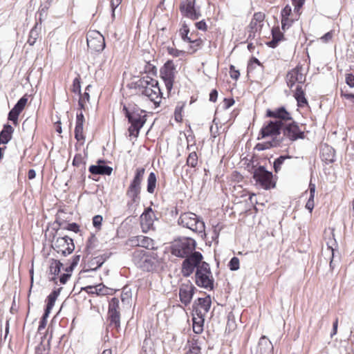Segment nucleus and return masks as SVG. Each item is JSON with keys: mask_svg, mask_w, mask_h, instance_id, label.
I'll return each instance as SVG.
<instances>
[{"mask_svg": "<svg viewBox=\"0 0 354 354\" xmlns=\"http://www.w3.org/2000/svg\"><path fill=\"white\" fill-rule=\"evenodd\" d=\"M110 326H114L118 329L120 326V313H108Z\"/></svg>", "mask_w": 354, "mask_h": 354, "instance_id": "nucleus-29", "label": "nucleus"}, {"mask_svg": "<svg viewBox=\"0 0 354 354\" xmlns=\"http://www.w3.org/2000/svg\"><path fill=\"white\" fill-rule=\"evenodd\" d=\"M183 108V105H181V106L178 105L176 107L174 113H175V118H176V120H178L179 118L181 119L180 113H181Z\"/></svg>", "mask_w": 354, "mask_h": 354, "instance_id": "nucleus-59", "label": "nucleus"}, {"mask_svg": "<svg viewBox=\"0 0 354 354\" xmlns=\"http://www.w3.org/2000/svg\"><path fill=\"white\" fill-rule=\"evenodd\" d=\"M187 165L195 167L198 164V156L195 151L191 152L187 158Z\"/></svg>", "mask_w": 354, "mask_h": 354, "instance_id": "nucleus-39", "label": "nucleus"}, {"mask_svg": "<svg viewBox=\"0 0 354 354\" xmlns=\"http://www.w3.org/2000/svg\"><path fill=\"white\" fill-rule=\"evenodd\" d=\"M254 64L260 66L261 63L258 59H257L255 57H252V59L250 60V62L248 64V71H250V70H252L254 68Z\"/></svg>", "mask_w": 354, "mask_h": 354, "instance_id": "nucleus-55", "label": "nucleus"}, {"mask_svg": "<svg viewBox=\"0 0 354 354\" xmlns=\"http://www.w3.org/2000/svg\"><path fill=\"white\" fill-rule=\"evenodd\" d=\"M266 117L272 120L268 122L261 129L262 138L272 137L270 141L262 145L259 144V149L263 150L269 147L287 146L288 140L294 142L298 139L304 138V131L298 124L293 120L291 114L285 107L281 106L273 110L268 109Z\"/></svg>", "mask_w": 354, "mask_h": 354, "instance_id": "nucleus-1", "label": "nucleus"}, {"mask_svg": "<svg viewBox=\"0 0 354 354\" xmlns=\"http://www.w3.org/2000/svg\"><path fill=\"white\" fill-rule=\"evenodd\" d=\"M49 349V341L46 344L41 341L35 348V354H48Z\"/></svg>", "mask_w": 354, "mask_h": 354, "instance_id": "nucleus-34", "label": "nucleus"}, {"mask_svg": "<svg viewBox=\"0 0 354 354\" xmlns=\"http://www.w3.org/2000/svg\"><path fill=\"white\" fill-rule=\"evenodd\" d=\"M192 322H193V330L196 334H200L203 330V325L205 322V317L193 315L192 314Z\"/></svg>", "mask_w": 354, "mask_h": 354, "instance_id": "nucleus-24", "label": "nucleus"}, {"mask_svg": "<svg viewBox=\"0 0 354 354\" xmlns=\"http://www.w3.org/2000/svg\"><path fill=\"white\" fill-rule=\"evenodd\" d=\"M50 6V2H46V4L41 5L39 9V15L40 17L43 16L44 13L46 12L47 10L48 9V7ZM39 20H41V18H39Z\"/></svg>", "mask_w": 354, "mask_h": 354, "instance_id": "nucleus-56", "label": "nucleus"}, {"mask_svg": "<svg viewBox=\"0 0 354 354\" xmlns=\"http://www.w3.org/2000/svg\"><path fill=\"white\" fill-rule=\"evenodd\" d=\"M230 77L234 80H238L240 76V73L239 70H236L235 66L233 65H230Z\"/></svg>", "mask_w": 354, "mask_h": 354, "instance_id": "nucleus-47", "label": "nucleus"}, {"mask_svg": "<svg viewBox=\"0 0 354 354\" xmlns=\"http://www.w3.org/2000/svg\"><path fill=\"white\" fill-rule=\"evenodd\" d=\"M293 21L290 19L289 18L281 19V28L283 30L289 28L292 24Z\"/></svg>", "mask_w": 354, "mask_h": 354, "instance_id": "nucleus-49", "label": "nucleus"}, {"mask_svg": "<svg viewBox=\"0 0 354 354\" xmlns=\"http://www.w3.org/2000/svg\"><path fill=\"white\" fill-rule=\"evenodd\" d=\"M272 38H277L278 41H281L283 37V33H281L279 30H272Z\"/></svg>", "mask_w": 354, "mask_h": 354, "instance_id": "nucleus-54", "label": "nucleus"}, {"mask_svg": "<svg viewBox=\"0 0 354 354\" xmlns=\"http://www.w3.org/2000/svg\"><path fill=\"white\" fill-rule=\"evenodd\" d=\"M53 248L57 253H61L63 256H66L73 252L75 245L71 238L65 236L64 237H58L53 242Z\"/></svg>", "mask_w": 354, "mask_h": 354, "instance_id": "nucleus-12", "label": "nucleus"}, {"mask_svg": "<svg viewBox=\"0 0 354 354\" xmlns=\"http://www.w3.org/2000/svg\"><path fill=\"white\" fill-rule=\"evenodd\" d=\"M136 85V88L142 95L147 96L156 106L159 105L162 99V93L156 80L145 76L139 80Z\"/></svg>", "mask_w": 354, "mask_h": 354, "instance_id": "nucleus-4", "label": "nucleus"}, {"mask_svg": "<svg viewBox=\"0 0 354 354\" xmlns=\"http://www.w3.org/2000/svg\"><path fill=\"white\" fill-rule=\"evenodd\" d=\"M20 111L15 109L14 107L8 113V120L12 121L15 124L17 123Z\"/></svg>", "mask_w": 354, "mask_h": 354, "instance_id": "nucleus-41", "label": "nucleus"}, {"mask_svg": "<svg viewBox=\"0 0 354 354\" xmlns=\"http://www.w3.org/2000/svg\"><path fill=\"white\" fill-rule=\"evenodd\" d=\"M63 264L58 260H52L50 266V273L54 276L57 275L61 270Z\"/></svg>", "mask_w": 354, "mask_h": 354, "instance_id": "nucleus-33", "label": "nucleus"}, {"mask_svg": "<svg viewBox=\"0 0 354 354\" xmlns=\"http://www.w3.org/2000/svg\"><path fill=\"white\" fill-rule=\"evenodd\" d=\"M214 281L209 263L203 262L195 272L196 284L199 287L212 290L214 289Z\"/></svg>", "mask_w": 354, "mask_h": 354, "instance_id": "nucleus-6", "label": "nucleus"}, {"mask_svg": "<svg viewBox=\"0 0 354 354\" xmlns=\"http://www.w3.org/2000/svg\"><path fill=\"white\" fill-rule=\"evenodd\" d=\"M84 123V116L81 111L77 113L76 124L75 128V138L77 141H84V136L83 134V126Z\"/></svg>", "mask_w": 354, "mask_h": 354, "instance_id": "nucleus-19", "label": "nucleus"}, {"mask_svg": "<svg viewBox=\"0 0 354 354\" xmlns=\"http://www.w3.org/2000/svg\"><path fill=\"white\" fill-rule=\"evenodd\" d=\"M292 12L291 7L289 5H286L281 10V19L289 18Z\"/></svg>", "mask_w": 354, "mask_h": 354, "instance_id": "nucleus-48", "label": "nucleus"}, {"mask_svg": "<svg viewBox=\"0 0 354 354\" xmlns=\"http://www.w3.org/2000/svg\"><path fill=\"white\" fill-rule=\"evenodd\" d=\"M195 25L196 28L198 30L205 31L207 29V26L204 20H201L198 22H196Z\"/></svg>", "mask_w": 354, "mask_h": 354, "instance_id": "nucleus-52", "label": "nucleus"}, {"mask_svg": "<svg viewBox=\"0 0 354 354\" xmlns=\"http://www.w3.org/2000/svg\"><path fill=\"white\" fill-rule=\"evenodd\" d=\"M119 304H120V301L118 298H116V297L112 298L109 304L108 313H120Z\"/></svg>", "mask_w": 354, "mask_h": 354, "instance_id": "nucleus-37", "label": "nucleus"}, {"mask_svg": "<svg viewBox=\"0 0 354 354\" xmlns=\"http://www.w3.org/2000/svg\"><path fill=\"white\" fill-rule=\"evenodd\" d=\"M218 97V92L216 89H213L209 94V101L215 102Z\"/></svg>", "mask_w": 354, "mask_h": 354, "instance_id": "nucleus-62", "label": "nucleus"}, {"mask_svg": "<svg viewBox=\"0 0 354 354\" xmlns=\"http://www.w3.org/2000/svg\"><path fill=\"white\" fill-rule=\"evenodd\" d=\"M132 261L134 265L145 272H153L161 266L162 259L156 252H147L142 249H136L132 253Z\"/></svg>", "mask_w": 354, "mask_h": 354, "instance_id": "nucleus-2", "label": "nucleus"}, {"mask_svg": "<svg viewBox=\"0 0 354 354\" xmlns=\"http://www.w3.org/2000/svg\"><path fill=\"white\" fill-rule=\"evenodd\" d=\"M291 158V156H280L279 158H277L274 163H273V167L275 172H278L281 167V165L283 164L284 161L286 159Z\"/></svg>", "mask_w": 354, "mask_h": 354, "instance_id": "nucleus-36", "label": "nucleus"}, {"mask_svg": "<svg viewBox=\"0 0 354 354\" xmlns=\"http://www.w3.org/2000/svg\"><path fill=\"white\" fill-rule=\"evenodd\" d=\"M72 91L75 93L80 94L81 84L80 77H77L73 80Z\"/></svg>", "mask_w": 354, "mask_h": 354, "instance_id": "nucleus-42", "label": "nucleus"}, {"mask_svg": "<svg viewBox=\"0 0 354 354\" xmlns=\"http://www.w3.org/2000/svg\"><path fill=\"white\" fill-rule=\"evenodd\" d=\"M322 160L326 164L332 163L335 160V152L333 148L328 145H324L321 149Z\"/></svg>", "mask_w": 354, "mask_h": 354, "instance_id": "nucleus-21", "label": "nucleus"}, {"mask_svg": "<svg viewBox=\"0 0 354 354\" xmlns=\"http://www.w3.org/2000/svg\"><path fill=\"white\" fill-rule=\"evenodd\" d=\"M265 19V15L263 12H256L254 14L250 27L252 31L256 32L260 30L262 26V22Z\"/></svg>", "mask_w": 354, "mask_h": 354, "instance_id": "nucleus-22", "label": "nucleus"}, {"mask_svg": "<svg viewBox=\"0 0 354 354\" xmlns=\"http://www.w3.org/2000/svg\"><path fill=\"white\" fill-rule=\"evenodd\" d=\"M87 45L97 52L102 51L105 48L104 38L99 32H93L87 37Z\"/></svg>", "mask_w": 354, "mask_h": 354, "instance_id": "nucleus-15", "label": "nucleus"}, {"mask_svg": "<svg viewBox=\"0 0 354 354\" xmlns=\"http://www.w3.org/2000/svg\"><path fill=\"white\" fill-rule=\"evenodd\" d=\"M333 38V33L332 32H326L324 36H322L321 37V39L324 41V42H328V41H330L331 39Z\"/></svg>", "mask_w": 354, "mask_h": 354, "instance_id": "nucleus-64", "label": "nucleus"}, {"mask_svg": "<svg viewBox=\"0 0 354 354\" xmlns=\"http://www.w3.org/2000/svg\"><path fill=\"white\" fill-rule=\"evenodd\" d=\"M102 222V216L100 215H96L93 218V226L96 228H99Z\"/></svg>", "mask_w": 354, "mask_h": 354, "instance_id": "nucleus-50", "label": "nucleus"}, {"mask_svg": "<svg viewBox=\"0 0 354 354\" xmlns=\"http://www.w3.org/2000/svg\"><path fill=\"white\" fill-rule=\"evenodd\" d=\"M179 225L183 227L189 229L196 233H203L205 232V223L196 214L185 212L180 215L178 220Z\"/></svg>", "mask_w": 354, "mask_h": 354, "instance_id": "nucleus-7", "label": "nucleus"}, {"mask_svg": "<svg viewBox=\"0 0 354 354\" xmlns=\"http://www.w3.org/2000/svg\"><path fill=\"white\" fill-rule=\"evenodd\" d=\"M196 288L192 283L183 284L179 290L180 301L187 306L192 301Z\"/></svg>", "mask_w": 354, "mask_h": 354, "instance_id": "nucleus-17", "label": "nucleus"}, {"mask_svg": "<svg viewBox=\"0 0 354 354\" xmlns=\"http://www.w3.org/2000/svg\"><path fill=\"white\" fill-rule=\"evenodd\" d=\"M167 53L173 57H178L185 54V51L178 50L171 46L167 47Z\"/></svg>", "mask_w": 354, "mask_h": 354, "instance_id": "nucleus-40", "label": "nucleus"}, {"mask_svg": "<svg viewBox=\"0 0 354 354\" xmlns=\"http://www.w3.org/2000/svg\"><path fill=\"white\" fill-rule=\"evenodd\" d=\"M184 261L181 265V273L185 277H190L195 269L197 270L198 267L202 264L203 254L200 252H194V253L184 257Z\"/></svg>", "mask_w": 354, "mask_h": 354, "instance_id": "nucleus-9", "label": "nucleus"}, {"mask_svg": "<svg viewBox=\"0 0 354 354\" xmlns=\"http://www.w3.org/2000/svg\"><path fill=\"white\" fill-rule=\"evenodd\" d=\"M315 185L310 183L309 184V191H310V197L306 204V208L311 212L314 208V198L315 194Z\"/></svg>", "mask_w": 354, "mask_h": 354, "instance_id": "nucleus-27", "label": "nucleus"}, {"mask_svg": "<svg viewBox=\"0 0 354 354\" xmlns=\"http://www.w3.org/2000/svg\"><path fill=\"white\" fill-rule=\"evenodd\" d=\"M71 273H64L60 276L59 281L62 284H65L71 277Z\"/></svg>", "mask_w": 354, "mask_h": 354, "instance_id": "nucleus-60", "label": "nucleus"}, {"mask_svg": "<svg viewBox=\"0 0 354 354\" xmlns=\"http://www.w3.org/2000/svg\"><path fill=\"white\" fill-rule=\"evenodd\" d=\"M28 99L26 97H22L19 99V100L17 102V104L15 105L14 108L19 111L21 112L23 109H24L26 103H27Z\"/></svg>", "mask_w": 354, "mask_h": 354, "instance_id": "nucleus-43", "label": "nucleus"}, {"mask_svg": "<svg viewBox=\"0 0 354 354\" xmlns=\"http://www.w3.org/2000/svg\"><path fill=\"white\" fill-rule=\"evenodd\" d=\"M40 30H41V28L38 27L37 23L30 30V33H29L28 39L27 41L30 46H33L35 44L37 38L39 36Z\"/></svg>", "mask_w": 354, "mask_h": 354, "instance_id": "nucleus-26", "label": "nucleus"}, {"mask_svg": "<svg viewBox=\"0 0 354 354\" xmlns=\"http://www.w3.org/2000/svg\"><path fill=\"white\" fill-rule=\"evenodd\" d=\"M155 214L151 207L145 209L140 216V224L143 232H147L153 227Z\"/></svg>", "mask_w": 354, "mask_h": 354, "instance_id": "nucleus-16", "label": "nucleus"}, {"mask_svg": "<svg viewBox=\"0 0 354 354\" xmlns=\"http://www.w3.org/2000/svg\"><path fill=\"white\" fill-rule=\"evenodd\" d=\"M188 42L189 43V46L188 48L189 53H194L199 48H201L203 41L201 39H192L191 38V41H188Z\"/></svg>", "mask_w": 354, "mask_h": 354, "instance_id": "nucleus-32", "label": "nucleus"}, {"mask_svg": "<svg viewBox=\"0 0 354 354\" xmlns=\"http://www.w3.org/2000/svg\"><path fill=\"white\" fill-rule=\"evenodd\" d=\"M88 171L92 174H98V175H111L113 171V168L105 165L104 161L102 160H99L97 161V165L90 166Z\"/></svg>", "mask_w": 354, "mask_h": 354, "instance_id": "nucleus-18", "label": "nucleus"}, {"mask_svg": "<svg viewBox=\"0 0 354 354\" xmlns=\"http://www.w3.org/2000/svg\"><path fill=\"white\" fill-rule=\"evenodd\" d=\"M145 172V168H137L135 176L127 189L126 195L129 198L127 205L131 212H134L140 203L141 183L143 180Z\"/></svg>", "mask_w": 354, "mask_h": 354, "instance_id": "nucleus-3", "label": "nucleus"}, {"mask_svg": "<svg viewBox=\"0 0 354 354\" xmlns=\"http://www.w3.org/2000/svg\"><path fill=\"white\" fill-rule=\"evenodd\" d=\"M64 228L68 230L73 231L74 232H77L79 231L80 227L77 223H68Z\"/></svg>", "mask_w": 354, "mask_h": 354, "instance_id": "nucleus-51", "label": "nucleus"}, {"mask_svg": "<svg viewBox=\"0 0 354 354\" xmlns=\"http://www.w3.org/2000/svg\"><path fill=\"white\" fill-rule=\"evenodd\" d=\"M13 131L14 129L10 124H5L0 132V144H7L11 140Z\"/></svg>", "mask_w": 354, "mask_h": 354, "instance_id": "nucleus-23", "label": "nucleus"}, {"mask_svg": "<svg viewBox=\"0 0 354 354\" xmlns=\"http://www.w3.org/2000/svg\"><path fill=\"white\" fill-rule=\"evenodd\" d=\"M196 243L191 238H180L175 240L171 245V252L174 256L184 258L194 253Z\"/></svg>", "mask_w": 354, "mask_h": 354, "instance_id": "nucleus-5", "label": "nucleus"}, {"mask_svg": "<svg viewBox=\"0 0 354 354\" xmlns=\"http://www.w3.org/2000/svg\"><path fill=\"white\" fill-rule=\"evenodd\" d=\"M189 32V27L187 24H183L181 28L179 30V34L182 38V39L185 41H191V37L188 36V34Z\"/></svg>", "mask_w": 354, "mask_h": 354, "instance_id": "nucleus-38", "label": "nucleus"}, {"mask_svg": "<svg viewBox=\"0 0 354 354\" xmlns=\"http://www.w3.org/2000/svg\"><path fill=\"white\" fill-rule=\"evenodd\" d=\"M82 163V157L80 154L76 155L73 160V165L80 166Z\"/></svg>", "mask_w": 354, "mask_h": 354, "instance_id": "nucleus-57", "label": "nucleus"}, {"mask_svg": "<svg viewBox=\"0 0 354 354\" xmlns=\"http://www.w3.org/2000/svg\"><path fill=\"white\" fill-rule=\"evenodd\" d=\"M156 185V176L153 172H151L147 179V192L150 194L154 192Z\"/></svg>", "mask_w": 354, "mask_h": 354, "instance_id": "nucleus-31", "label": "nucleus"}, {"mask_svg": "<svg viewBox=\"0 0 354 354\" xmlns=\"http://www.w3.org/2000/svg\"><path fill=\"white\" fill-rule=\"evenodd\" d=\"M122 111L124 113L125 116L128 118L133 111V106L127 107L126 105H124L122 107Z\"/></svg>", "mask_w": 354, "mask_h": 354, "instance_id": "nucleus-63", "label": "nucleus"}, {"mask_svg": "<svg viewBox=\"0 0 354 354\" xmlns=\"http://www.w3.org/2000/svg\"><path fill=\"white\" fill-rule=\"evenodd\" d=\"M80 259V255H75L73 257L71 263V270H73L74 268L78 264Z\"/></svg>", "mask_w": 354, "mask_h": 354, "instance_id": "nucleus-58", "label": "nucleus"}, {"mask_svg": "<svg viewBox=\"0 0 354 354\" xmlns=\"http://www.w3.org/2000/svg\"><path fill=\"white\" fill-rule=\"evenodd\" d=\"M187 347L188 350L186 354H199L201 353V348L197 340L192 339L191 342H188Z\"/></svg>", "mask_w": 354, "mask_h": 354, "instance_id": "nucleus-30", "label": "nucleus"}, {"mask_svg": "<svg viewBox=\"0 0 354 354\" xmlns=\"http://www.w3.org/2000/svg\"><path fill=\"white\" fill-rule=\"evenodd\" d=\"M127 245L131 247H140L139 236H132L127 241Z\"/></svg>", "mask_w": 354, "mask_h": 354, "instance_id": "nucleus-45", "label": "nucleus"}, {"mask_svg": "<svg viewBox=\"0 0 354 354\" xmlns=\"http://www.w3.org/2000/svg\"><path fill=\"white\" fill-rule=\"evenodd\" d=\"M304 81V75L298 68H294L288 73L286 75L287 84L290 88L297 82L302 83Z\"/></svg>", "mask_w": 354, "mask_h": 354, "instance_id": "nucleus-20", "label": "nucleus"}, {"mask_svg": "<svg viewBox=\"0 0 354 354\" xmlns=\"http://www.w3.org/2000/svg\"><path fill=\"white\" fill-rule=\"evenodd\" d=\"M253 178L256 183L264 189H270L275 187L272 173L267 171L263 166H259L254 169Z\"/></svg>", "mask_w": 354, "mask_h": 354, "instance_id": "nucleus-10", "label": "nucleus"}, {"mask_svg": "<svg viewBox=\"0 0 354 354\" xmlns=\"http://www.w3.org/2000/svg\"><path fill=\"white\" fill-rule=\"evenodd\" d=\"M180 10L182 15L192 20H196L201 16V5L196 0H185L181 2Z\"/></svg>", "mask_w": 354, "mask_h": 354, "instance_id": "nucleus-11", "label": "nucleus"}, {"mask_svg": "<svg viewBox=\"0 0 354 354\" xmlns=\"http://www.w3.org/2000/svg\"><path fill=\"white\" fill-rule=\"evenodd\" d=\"M229 267L231 270L235 271L239 268V258L234 257L231 259L229 263Z\"/></svg>", "mask_w": 354, "mask_h": 354, "instance_id": "nucleus-44", "label": "nucleus"}, {"mask_svg": "<svg viewBox=\"0 0 354 354\" xmlns=\"http://www.w3.org/2000/svg\"><path fill=\"white\" fill-rule=\"evenodd\" d=\"M295 99L297 101L299 106H304L308 104L307 100L305 97V94L301 86H297L294 95Z\"/></svg>", "mask_w": 354, "mask_h": 354, "instance_id": "nucleus-25", "label": "nucleus"}, {"mask_svg": "<svg viewBox=\"0 0 354 354\" xmlns=\"http://www.w3.org/2000/svg\"><path fill=\"white\" fill-rule=\"evenodd\" d=\"M140 239V247L145 248L147 250H154V241L152 239L145 236L142 235H139Z\"/></svg>", "mask_w": 354, "mask_h": 354, "instance_id": "nucleus-28", "label": "nucleus"}, {"mask_svg": "<svg viewBox=\"0 0 354 354\" xmlns=\"http://www.w3.org/2000/svg\"><path fill=\"white\" fill-rule=\"evenodd\" d=\"M212 304L210 297L208 295L204 298H198L192 306L193 315L205 317L209 312Z\"/></svg>", "mask_w": 354, "mask_h": 354, "instance_id": "nucleus-14", "label": "nucleus"}, {"mask_svg": "<svg viewBox=\"0 0 354 354\" xmlns=\"http://www.w3.org/2000/svg\"><path fill=\"white\" fill-rule=\"evenodd\" d=\"M46 324H47V319L45 318V317H41L40 322H39V327H38V331L40 333L43 329L45 328L46 326Z\"/></svg>", "mask_w": 354, "mask_h": 354, "instance_id": "nucleus-61", "label": "nucleus"}, {"mask_svg": "<svg viewBox=\"0 0 354 354\" xmlns=\"http://www.w3.org/2000/svg\"><path fill=\"white\" fill-rule=\"evenodd\" d=\"M145 113L144 110L140 109L136 105L133 106V111L127 118L131 124L128 129L130 136H138L140 130L142 128L147 120Z\"/></svg>", "mask_w": 354, "mask_h": 354, "instance_id": "nucleus-8", "label": "nucleus"}, {"mask_svg": "<svg viewBox=\"0 0 354 354\" xmlns=\"http://www.w3.org/2000/svg\"><path fill=\"white\" fill-rule=\"evenodd\" d=\"M160 77L163 80L167 91H171L175 77V66L171 60H168L160 69Z\"/></svg>", "mask_w": 354, "mask_h": 354, "instance_id": "nucleus-13", "label": "nucleus"}, {"mask_svg": "<svg viewBox=\"0 0 354 354\" xmlns=\"http://www.w3.org/2000/svg\"><path fill=\"white\" fill-rule=\"evenodd\" d=\"M62 288H58L57 290H53L48 297H47V304L49 306L53 307L57 300Z\"/></svg>", "mask_w": 354, "mask_h": 354, "instance_id": "nucleus-35", "label": "nucleus"}, {"mask_svg": "<svg viewBox=\"0 0 354 354\" xmlns=\"http://www.w3.org/2000/svg\"><path fill=\"white\" fill-rule=\"evenodd\" d=\"M346 82L350 87H354V75L351 73L347 74Z\"/></svg>", "mask_w": 354, "mask_h": 354, "instance_id": "nucleus-53", "label": "nucleus"}, {"mask_svg": "<svg viewBox=\"0 0 354 354\" xmlns=\"http://www.w3.org/2000/svg\"><path fill=\"white\" fill-rule=\"evenodd\" d=\"M96 292L95 294L97 295H105L108 294V288H106L104 285L99 284L95 286Z\"/></svg>", "mask_w": 354, "mask_h": 354, "instance_id": "nucleus-46", "label": "nucleus"}]
</instances>
